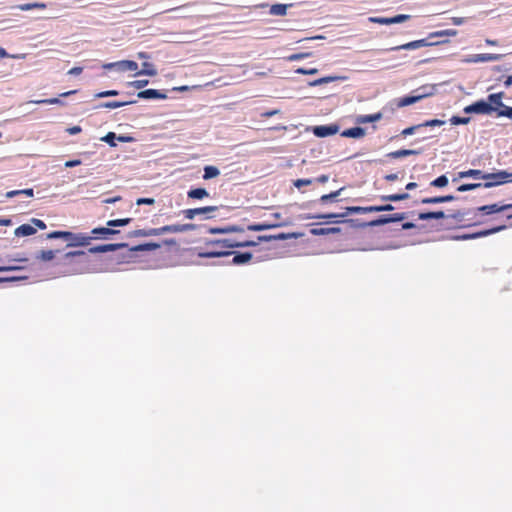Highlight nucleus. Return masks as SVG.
Here are the masks:
<instances>
[{"mask_svg":"<svg viewBox=\"0 0 512 512\" xmlns=\"http://www.w3.org/2000/svg\"><path fill=\"white\" fill-rule=\"evenodd\" d=\"M419 128H421V124H418V125H414V126H411V127H408V128H405L404 130H402L401 134L403 136H408V135H412L413 133H415L416 130H418Z\"/></svg>","mask_w":512,"mask_h":512,"instance_id":"57","label":"nucleus"},{"mask_svg":"<svg viewBox=\"0 0 512 512\" xmlns=\"http://www.w3.org/2000/svg\"><path fill=\"white\" fill-rule=\"evenodd\" d=\"M478 188H483V183H466L462 184L457 188L458 192H466L470 190H475Z\"/></svg>","mask_w":512,"mask_h":512,"instance_id":"34","label":"nucleus"},{"mask_svg":"<svg viewBox=\"0 0 512 512\" xmlns=\"http://www.w3.org/2000/svg\"><path fill=\"white\" fill-rule=\"evenodd\" d=\"M378 208L377 206H367V207H360V206H352L347 207L346 211L343 213H332V214H320V215H314L308 217L309 219H332V218H343L348 216L349 214H363V213H370V212H377Z\"/></svg>","mask_w":512,"mask_h":512,"instance_id":"3","label":"nucleus"},{"mask_svg":"<svg viewBox=\"0 0 512 512\" xmlns=\"http://www.w3.org/2000/svg\"><path fill=\"white\" fill-rule=\"evenodd\" d=\"M470 121L469 117L452 116L450 119L451 124L460 125L467 124Z\"/></svg>","mask_w":512,"mask_h":512,"instance_id":"49","label":"nucleus"},{"mask_svg":"<svg viewBox=\"0 0 512 512\" xmlns=\"http://www.w3.org/2000/svg\"><path fill=\"white\" fill-rule=\"evenodd\" d=\"M69 237H72V232L69 231H53L49 234H47L48 239H68Z\"/></svg>","mask_w":512,"mask_h":512,"instance_id":"33","label":"nucleus"},{"mask_svg":"<svg viewBox=\"0 0 512 512\" xmlns=\"http://www.w3.org/2000/svg\"><path fill=\"white\" fill-rule=\"evenodd\" d=\"M155 200L153 198H139L136 201L137 205H152L154 204Z\"/></svg>","mask_w":512,"mask_h":512,"instance_id":"60","label":"nucleus"},{"mask_svg":"<svg viewBox=\"0 0 512 512\" xmlns=\"http://www.w3.org/2000/svg\"><path fill=\"white\" fill-rule=\"evenodd\" d=\"M257 243L254 241H236L234 239H219L208 241L206 243V250L204 252L199 253L200 257L203 258H215L230 255L229 251L232 248L238 247H251L256 246Z\"/></svg>","mask_w":512,"mask_h":512,"instance_id":"1","label":"nucleus"},{"mask_svg":"<svg viewBox=\"0 0 512 512\" xmlns=\"http://www.w3.org/2000/svg\"><path fill=\"white\" fill-rule=\"evenodd\" d=\"M47 7V5L45 3H42V2H34V3H26V4H21V5H18L17 8L21 11H28V10H32V9H45Z\"/></svg>","mask_w":512,"mask_h":512,"instance_id":"28","label":"nucleus"},{"mask_svg":"<svg viewBox=\"0 0 512 512\" xmlns=\"http://www.w3.org/2000/svg\"><path fill=\"white\" fill-rule=\"evenodd\" d=\"M187 196L190 199H203L209 196L208 191L205 188H195L187 192Z\"/></svg>","mask_w":512,"mask_h":512,"instance_id":"23","label":"nucleus"},{"mask_svg":"<svg viewBox=\"0 0 512 512\" xmlns=\"http://www.w3.org/2000/svg\"><path fill=\"white\" fill-rule=\"evenodd\" d=\"M412 49H418L417 43L415 41H411L402 45H398L395 47H391L388 49V51H398V50H412Z\"/></svg>","mask_w":512,"mask_h":512,"instance_id":"37","label":"nucleus"},{"mask_svg":"<svg viewBox=\"0 0 512 512\" xmlns=\"http://www.w3.org/2000/svg\"><path fill=\"white\" fill-rule=\"evenodd\" d=\"M292 4H273L270 7L269 13L274 16H284L287 14L288 7H291Z\"/></svg>","mask_w":512,"mask_h":512,"instance_id":"19","label":"nucleus"},{"mask_svg":"<svg viewBox=\"0 0 512 512\" xmlns=\"http://www.w3.org/2000/svg\"><path fill=\"white\" fill-rule=\"evenodd\" d=\"M141 99H166L167 95L156 89L140 91L137 95Z\"/></svg>","mask_w":512,"mask_h":512,"instance_id":"13","label":"nucleus"},{"mask_svg":"<svg viewBox=\"0 0 512 512\" xmlns=\"http://www.w3.org/2000/svg\"><path fill=\"white\" fill-rule=\"evenodd\" d=\"M220 174L219 169L216 166H206L204 168V175L203 178L205 180L215 178Z\"/></svg>","mask_w":512,"mask_h":512,"instance_id":"32","label":"nucleus"},{"mask_svg":"<svg viewBox=\"0 0 512 512\" xmlns=\"http://www.w3.org/2000/svg\"><path fill=\"white\" fill-rule=\"evenodd\" d=\"M485 173L478 169H469L458 173V178H475L485 180Z\"/></svg>","mask_w":512,"mask_h":512,"instance_id":"15","label":"nucleus"},{"mask_svg":"<svg viewBox=\"0 0 512 512\" xmlns=\"http://www.w3.org/2000/svg\"><path fill=\"white\" fill-rule=\"evenodd\" d=\"M410 17H411L410 15H406V14L396 15L394 17H391L392 18V24H398V23L405 22V21L409 20Z\"/></svg>","mask_w":512,"mask_h":512,"instance_id":"53","label":"nucleus"},{"mask_svg":"<svg viewBox=\"0 0 512 512\" xmlns=\"http://www.w3.org/2000/svg\"><path fill=\"white\" fill-rule=\"evenodd\" d=\"M369 21L372 23L382 24V25H390L392 24L391 17H370Z\"/></svg>","mask_w":512,"mask_h":512,"instance_id":"42","label":"nucleus"},{"mask_svg":"<svg viewBox=\"0 0 512 512\" xmlns=\"http://www.w3.org/2000/svg\"><path fill=\"white\" fill-rule=\"evenodd\" d=\"M431 186L442 188L448 185V178L446 175H441L438 178L434 179L431 183Z\"/></svg>","mask_w":512,"mask_h":512,"instance_id":"38","label":"nucleus"},{"mask_svg":"<svg viewBox=\"0 0 512 512\" xmlns=\"http://www.w3.org/2000/svg\"><path fill=\"white\" fill-rule=\"evenodd\" d=\"M217 210V206H205L199 208L185 209L181 213L184 215L186 219L189 220L194 219L197 215H204L205 219H211L214 217L212 213L216 212Z\"/></svg>","mask_w":512,"mask_h":512,"instance_id":"5","label":"nucleus"},{"mask_svg":"<svg viewBox=\"0 0 512 512\" xmlns=\"http://www.w3.org/2000/svg\"><path fill=\"white\" fill-rule=\"evenodd\" d=\"M157 74V70L152 63L144 62L142 64V69L136 72L135 75H147V76H155Z\"/></svg>","mask_w":512,"mask_h":512,"instance_id":"26","label":"nucleus"},{"mask_svg":"<svg viewBox=\"0 0 512 512\" xmlns=\"http://www.w3.org/2000/svg\"><path fill=\"white\" fill-rule=\"evenodd\" d=\"M55 257V252L53 250H46L41 251L40 254L37 256L38 259H41L43 261H51Z\"/></svg>","mask_w":512,"mask_h":512,"instance_id":"44","label":"nucleus"},{"mask_svg":"<svg viewBox=\"0 0 512 512\" xmlns=\"http://www.w3.org/2000/svg\"><path fill=\"white\" fill-rule=\"evenodd\" d=\"M490 206H491V212H492V214H494V213H499V212L511 209L512 203L504 204V205H499L497 203H494V204H490Z\"/></svg>","mask_w":512,"mask_h":512,"instance_id":"41","label":"nucleus"},{"mask_svg":"<svg viewBox=\"0 0 512 512\" xmlns=\"http://www.w3.org/2000/svg\"><path fill=\"white\" fill-rule=\"evenodd\" d=\"M91 236L85 234H74L72 233V237H69L67 240L69 241L68 246H86L90 244Z\"/></svg>","mask_w":512,"mask_h":512,"instance_id":"10","label":"nucleus"},{"mask_svg":"<svg viewBox=\"0 0 512 512\" xmlns=\"http://www.w3.org/2000/svg\"><path fill=\"white\" fill-rule=\"evenodd\" d=\"M502 58L501 54H493V53H484V54H476L473 55L472 58L469 59L470 62H491L498 61Z\"/></svg>","mask_w":512,"mask_h":512,"instance_id":"12","label":"nucleus"},{"mask_svg":"<svg viewBox=\"0 0 512 512\" xmlns=\"http://www.w3.org/2000/svg\"><path fill=\"white\" fill-rule=\"evenodd\" d=\"M419 153L420 152L418 150L400 149V150H396V151L390 152L388 154V157L393 158V159H397V158H402V157H406V156H410V155H417Z\"/></svg>","mask_w":512,"mask_h":512,"instance_id":"22","label":"nucleus"},{"mask_svg":"<svg viewBox=\"0 0 512 512\" xmlns=\"http://www.w3.org/2000/svg\"><path fill=\"white\" fill-rule=\"evenodd\" d=\"M366 134L365 129L361 127H352L342 132L343 137L349 138H362Z\"/></svg>","mask_w":512,"mask_h":512,"instance_id":"17","label":"nucleus"},{"mask_svg":"<svg viewBox=\"0 0 512 512\" xmlns=\"http://www.w3.org/2000/svg\"><path fill=\"white\" fill-rule=\"evenodd\" d=\"M294 186L297 187V188H301L303 186H308V185H311L312 184V180L311 179H297L293 182Z\"/></svg>","mask_w":512,"mask_h":512,"instance_id":"55","label":"nucleus"},{"mask_svg":"<svg viewBox=\"0 0 512 512\" xmlns=\"http://www.w3.org/2000/svg\"><path fill=\"white\" fill-rule=\"evenodd\" d=\"M80 164H81V160H79V159H74V160L66 161V162H65V167L71 168V167L78 166V165H80Z\"/></svg>","mask_w":512,"mask_h":512,"instance_id":"64","label":"nucleus"},{"mask_svg":"<svg viewBox=\"0 0 512 512\" xmlns=\"http://www.w3.org/2000/svg\"><path fill=\"white\" fill-rule=\"evenodd\" d=\"M295 72L298 74H302V75H313L318 72V69L317 68H309V69L298 68L295 70Z\"/></svg>","mask_w":512,"mask_h":512,"instance_id":"54","label":"nucleus"},{"mask_svg":"<svg viewBox=\"0 0 512 512\" xmlns=\"http://www.w3.org/2000/svg\"><path fill=\"white\" fill-rule=\"evenodd\" d=\"M36 104H60V100L58 98H50L34 101Z\"/></svg>","mask_w":512,"mask_h":512,"instance_id":"59","label":"nucleus"},{"mask_svg":"<svg viewBox=\"0 0 512 512\" xmlns=\"http://www.w3.org/2000/svg\"><path fill=\"white\" fill-rule=\"evenodd\" d=\"M497 108L493 107L490 103H487L483 100L477 101L469 106L464 108L465 113H477V114H490L493 111H496Z\"/></svg>","mask_w":512,"mask_h":512,"instance_id":"6","label":"nucleus"},{"mask_svg":"<svg viewBox=\"0 0 512 512\" xmlns=\"http://www.w3.org/2000/svg\"><path fill=\"white\" fill-rule=\"evenodd\" d=\"M116 233H118V231L110 229L109 226L94 228L91 231V234L93 235L94 238H107L108 235H112V234H116Z\"/></svg>","mask_w":512,"mask_h":512,"instance_id":"20","label":"nucleus"},{"mask_svg":"<svg viewBox=\"0 0 512 512\" xmlns=\"http://www.w3.org/2000/svg\"><path fill=\"white\" fill-rule=\"evenodd\" d=\"M390 223L389 215H382L379 218L371 221L369 223L370 226H380Z\"/></svg>","mask_w":512,"mask_h":512,"instance_id":"43","label":"nucleus"},{"mask_svg":"<svg viewBox=\"0 0 512 512\" xmlns=\"http://www.w3.org/2000/svg\"><path fill=\"white\" fill-rule=\"evenodd\" d=\"M116 134L114 132H108L103 138L102 141L108 143L111 147L116 146Z\"/></svg>","mask_w":512,"mask_h":512,"instance_id":"46","label":"nucleus"},{"mask_svg":"<svg viewBox=\"0 0 512 512\" xmlns=\"http://www.w3.org/2000/svg\"><path fill=\"white\" fill-rule=\"evenodd\" d=\"M126 246L127 245L124 244V243H120V244H104V245H99V246L93 247V248L90 249V251L91 252L104 253V252H109V251H115L118 248H122V247H126Z\"/></svg>","mask_w":512,"mask_h":512,"instance_id":"18","label":"nucleus"},{"mask_svg":"<svg viewBox=\"0 0 512 512\" xmlns=\"http://www.w3.org/2000/svg\"><path fill=\"white\" fill-rule=\"evenodd\" d=\"M406 218L405 213H395L392 215H389L390 223L392 222H400Z\"/></svg>","mask_w":512,"mask_h":512,"instance_id":"56","label":"nucleus"},{"mask_svg":"<svg viewBox=\"0 0 512 512\" xmlns=\"http://www.w3.org/2000/svg\"><path fill=\"white\" fill-rule=\"evenodd\" d=\"M104 68L111 69L117 68L120 71H137L138 64L132 60H121L104 65Z\"/></svg>","mask_w":512,"mask_h":512,"instance_id":"8","label":"nucleus"},{"mask_svg":"<svg viewBox=\"0 0 512 512\" xmlns=\"http://www.w3.org/2000/svg\"><path fill=\"white\" fill-rule=\"evenodd\" d=\"M420 204H438L442 203L441 196L424 197L419 200Z\"/></svg>","mask_w":512,"mask_h":512,"instance_id":"45","label":"nucleus"},{"mask_svg":"<svg viewBox=\"0 0 512 512\" xmlns=\"http://www.w3.org/2000/svg\"><path fill=\"white\" fill-rule=\"evenodd\" d=\"M149 81L147 79L143 80H135L129 83V86L134 87L136 89H141L145 86H147Z\"/></svg>","mask_w":512,"mask_h":512,"instance_id":"52","label":"nucleus"},{"mask_svg":"<svg viewBox=\"0 0 512 512\" xmlns=\"http://www.w3.org/2000/svg\"><path fill=\"white\" fill-rule=\"evenodd\" d=\"M497 116L512 118V107L504 105L502 109L497 110Z\"/></svg>","mask_w":512,"mask_h":512,"instance_id":"48","label":"nucleus"},{"mask_svg":"<svg viewBox=\"0 0 512 512\" xmlns=\"http://www.w3.org/2000/svg\"><path fill=\"white\" fill-rule=\"evenodd\" d=\"M446 217H448V216L442 210L421 212L418 214V219L422 220V221H427V220H431V219H444Z\"/></svg>","mask_w":512,"mask_h":512,"instance_id":"14","label":"nucleus"},{"mask_svg":"<svg viewBox=\"0 0 512 512\" xmlns=\"http://www.w3.org/2000/svg\"><path fill=\"white\" fill-rule=\"evenodd\" d=\"M507 227H508L507 225L496 226V227H493V228H490V229H487V230H483V231H480V232H477V233L463 235V236H461V239H475V238H478V237H485V236H488V235H491V234L503 231Z\"/></svg>","mask_w":512,"mask_h":512,"instance_id":"9","label":"nucleus"},{"mask_svg":"<svg viewBox=\"0 0 512 512\" xmlns=\"http://www.w3.org/2000/svg\"><path fill=\"white\" fill-rule=\"evenodd\" d=\"M36 233V228L31 224H22L15 229V235L18 237L30 236Z\"/></svg>","mask_w":512,"mask_h":512,"instance_id":"16","label":"nucleus"},{"mask_svg":"<svg viewBox=\"0 0 512 512\" xmlns=\"http://www.w3.org/2000/svg\"><path fill=\"white\" fill-rule=\"evenodd\" d=\"M382 118V113L378 112L375 114H369V115H360L357 117L356 122L358 124H366V123H372L379 121Z\"/></svg>","mask_w":512,"mask_h":512,"instance_id":"21","label":"nucleus"},{"mask_svg":"<svg viewBox=\"0 0 512 512\" xmlns=\"http://www.w3.org/2000/svg\"><path fill=\"white\" fill-rule=\"evenodd\" d=\"M433 95V87L430 89V91H424L422 94L419 95H411V96H404L398 100L397 106L398 107H405L412 105L420 100H422L425 97Z\"/></svg>","mask_w":512,"mask_h":512,"instance_id":"7","label":"nucleus"},{"mask_svg":"<svg viewBox=\"0 0 512 512\" xmlns=\"http://www.w3.org/2000/svg\"><path fill=\"white\" fill-rule=\"evenodd\" d=\"M429 39L430 38L415 40V43H417V47L420 48V47H427V46L442 45V44L449 42V40L430 42Z\"/></svg>","mask_w":512,"mask_h":512,"instance_id":"31","label":"nucleus"},{"mask_svg":"<svg viewBox=\"0 0 512 512\" xmlns=\"http://www.w3.org/2000/svg\"><path fill=\"white\" fill-rule=\"evenodd\" d=\"M341 190L342 189H339V190L334 191V192H332L330 194L322 195L321 198H320L321 202L326 203V202L336 198L337 196H339Z\"/></svg>","mask_w":512,"mask_h":512,"instance_id":"50","label":"nucleus"},{"mask_svg":"<svg viewBox=\"0 0 512 512\" xmlns=\"http://www.w3.org/2000/svg\"><path fill=\"white\" fill-rule=\"evenodd\" d=\"M160 248V244L150 242V243H144L139 244L132 248L133 251H154Z\"/></svg>","mask_w":512,"mask_h":512,"instance_id":"29","label":"nucleus"},{"mask_svg":"<svg viewBox=\"0 0 512 512\" xmlns=\"http://www.w3.org/2000/svg\"><path fill=\"white\" fill-rule=\"evenodd\" d=\"M117 95H118V91L117 90H107V91H102V92L97 93L96 97L97 98H104V97L117 96Z\"/></svg>","mask_w":512,"mask_h":512,"instance_id":"58","label":"nucleus"},{"mask_svg":"<svg viewBox=\"0 0 512 512\" xmlns=\"http://www.w3.org/2000/svg\"><path fill=\"white\" fill-rule=\"evenodd\" d=\"M31 222H32V224H33L35 227H37V228H39V229H41V230H43V229H45V228H46V224L44 223V221H42V220H40V219L33 218V219L31 220Z\"/></svg>","mask_w":512,"mask_h":512,"instance_id":"61","label":"nucleus"},{"mask_svg":"<svg viewBox=\"0 0 512 512\" xmlns=\"http://www.w3.org/2000/svg\"><path fill=\"white\" fill-rule=\"evenodd\" d=\"M275 227L273 224H266V223H257V224H251L248 225L247 229L249 231H264Z\"/></svg>","mask_w":512,"mask_h":512,"instance_id":"35","label":"nucleus"},{"mask_svg":"<svg viewBox=\"0 0 512 512\" xmlns=\"http://www.w3.org/2000/svg\"><path fill=\"white\" fill-rule=\"evenodd\" d=\"M193 224H172L165 225L159 228H150V229H138L134 230L130 233L131 237H148V236H159L164 233H182L187 232L194 229Z\"/></svg>","mask_w":512,"mask_h":512,"instance_id":"2","label":"nucleus"},{"mask_svg":"<svg viewBox=\"0 0 512 512\" xmlns=\"http://www.w3.org/2000/svg\"><path fill=\"white\" fill-rule=\"evenodd\" d=\"M476 210L479 212H482L485 215L492 214L490 205H484V206L478 207Z\"/></svg>","mask_w":512,"mask_h":512,"instance_id":"63","label":"nucleus"},{"mask_svg":"<svg viewBox=\"0 0 512 512\" xmlns=\"http://www.w3.org/2000/svg\"><path fill=\"white\" fill-rule=\"evenodd\" d=\"M243 228L239 226H227L223 228H210L209 233L211 234H226L230 232H242Z\"/></svg>","mask_w":512,"mask_h":512,"instance_id":"24","label":"nucleus"},{"mask_svg":"<svg viewBox=\"0 0 512 512\" xmlns=\"http://www.w3.org/2000/svg\"><path fill=\"white\" fill-rule=\"evenodd\" d=\"M338 127L335 125H323L314 128V134L318 137H327L336 134Z\"/></svg>","mask_w":512,"mask_h":512,"instance_id":"11","label":"nucleus"},{"mask_svg":"<svg viewBox=\"0 0 512 512\" xmlns=\"http://www.w3.org/2000/svg\"><path fill=\"white\" fill-rule=\"evenodd\" d=\"M504 97V92H498L494 94H490L488 96V101L490 104H494L496 107L502 109L504 107V103L502 102V99Z\"/></svg>","mask_w":512,"mask_h":512,"instance_id":"27","label":"nucleus"},{"mask_svg":"<svg viewBox=\"0 0 512 512\" xmlns=\"http://www.w3.org/2000/svg\"><path fill=\"white\" fill-rule=\"evenodd\" d=\"M310 56H311V53H309V52L296 53V54H292V55L288 56L287 59L289 61H296V60L304 59V58H307Z\"/></svg>","mask_w":512,"mask_h":512,"instance_id":"51","label":"nucleus"},{"mask_svg":"<svg viewBox=\"0 0 512 512\" xmlns=\"http://www.w3.org/2000/svg\"><path fill=\"white\" fill-rule=\"evenodd\" d=\"M445 124V121L439 119H431L421 123V127H435L442 126Z\"/></svg>","mask_w":512,"mask_h":512,"instance_id":"47","label":"nucleus"},{"mask_svg":"<svg viewBox=\"0 0 512 512\" xmlns=\"http://www.w3.org/2000/svg\"><path fill=\"white\" fill-rule=\"evenodd\" d=\"M380 198H381L382 201L397 202V201L408 199L409 198V194L408 193L390 194V195H383Z\"/></svg>","mask_w":512,"mask_h":512,"instance_id":"30","label":"nucleus"},{"mask_svg":"<svg viewBox=\"0 0 512 512\" xmlns=\"http://www.w3.org/2000/svg\"><path fill=\"white\" fill-rule=\"evenodd\" d=\"M129 103L130 102L109 101V102L101 103L98 107L99 108L116 109V108L123 107Z\"/></svg>","mask_w":512,"mask_h":512,"instance_id":"36","label":"nucleus"},{"mask_svg":"<svg viewBox=\"0 0 512 512\" xmlns=\"http://www.w3.org/2000/svg\"><path fill=\"white\" fill-rule=\"evenodd\" d=\"M332 80V78L330 77H323V78H320V79H317L315 81H313L311 83L312 86H317V85H321V84H324V83H328Z\"/></svg>","mask_w":512,"mask_h":512,"instance_id":"62","label":"nucleus"},{"mask_svg":"<svg viewBox=\"0 0 512 512\" xmlns=\"http://www.w3.org/2000/svg\"><path fill=\"white\" fill-rule=\"evenodd\" d=\"M338 230L339 229H337V228H313V229H311L310 232L312 235L320 236V235H327L330 232H336Z\"/></svg>","mask_w":512,"mask_h":512,"instance_id":"39","label":"nucleus"},{"mask_svg":"<svg viewBox=\"0 0 512 512\" xmlns=\"http://www.w3.org/2000/svg\"><path fill=\"white\" fill-rule=\"evenodd\" d=\"M252 259V253L244 252L234 255L231 263L234 265H240L249 262Z\"/></svg>","mask_w":512,"mask_h":512,"instance_id":"25","label":"nucleus"},{"mask_svg":"<svg viewBox=\"0 0 512 512\" xmlns=\"http://www.w3.org/2000/svg\"><path fill=\"white\" fill-rule=\"evenodd\" d=\"M131 218H123V219H116V220H109L107 222V226L109 227H117V226H125L131 222Z\"/></svg>","mask_w":512,"mask_h":512,"instance_id":"40","label":"nucleus"},{"mask_svg":"<svg viewBox=\"0 0 512 512\" xmlns=\"http://www.w3.org/2000/svg\"><path fill=\"white\" fill-rule=\"evenodd\" d=\"M484 177L486 182L483 183V188H491L512 182V172L510 173L506 170H499L494 173H485Z\"/></svg>","mask_w":512,"mask_h":512,"instance_id":"4","label":"nucleus"}]
</instances>
